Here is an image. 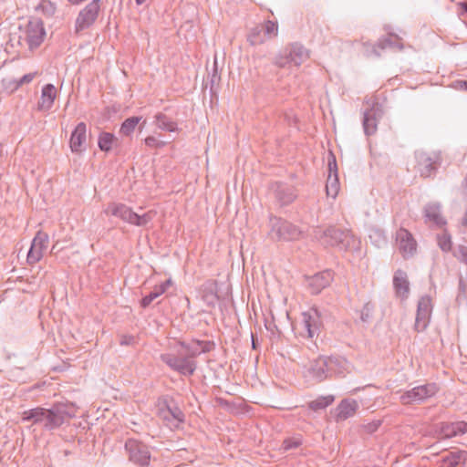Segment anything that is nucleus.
I'll return each instance as SVG.
<instances>
[{
    "label": "nucleus",
    "instance_id": "nucleus-31",
    "mask_svg": "<svg viewBox=\"0 0 467 467\" xmlns=\"http://www.w3.org/2000/svg\"><path fill=\"white\" fill-rule=\"evenodd\" d=\"M140 120V117L128 118L121 124L119 132L125 136L130 135L134 131V130H135L136 126L139 124Z\"/></svg>",
    "mask_w": 467,
    "mask_h": 467
},
{
    "label": "nucleus",
    "instance_id": "nucleus-32",
    "mask_svg": "<svg viewBox=\"0 0 467 467\" xmlns=\"http://www.w3.org/2000/svg\"><path fill=\"white\" fill-rule=\"evenodd\" d=\"M260 28L267 39L275 37L278 35V25L276 22L267 20L260 26Z\"/></svg>",
    "mask_w": 467,
    "mask_h": 467
},
{
    "label": "nucleus",
    "instance_id": "nucleus-37",
    "mask_svg": "<svg viewBox=\"0 0 467 467\" xmlns=\"http://www.w3.org/2000/svg\"><path fill=\"white\" fill-rule=\"evenodd\" d=\"M308 51L299 43H294L290 46L289 57H308Z\"/></svg>",
    "mask_w": 467,
    "mask_h": 467
},
{
    "label": "nucleus",
    "instance_id": "nucleus-33",
    "mask_svg": "<svg viewBox=\"0 0 467 467\" xmlns=\"http://www.w3.org/2000/svg\"><path fill=\"white\" fill-rule=\"evenodd\" d=\"M2 88L6 94H12L20 88L18 78H5L2 80Z\"/></svg>",
    "mask_w": 467,
    "mask_h": 467
},
{
    "label": "nucleus",
    "instance_id": "nucleus-18",
    "mask_svg": "<svg viewBox=\"0 0 467 467\" xmlns=\"http://www.w3.org/2000/svg\"><path fill=\"white\" fill-rule=\"evenodd\" d=\"M327 357H319L309 363L306 376L317 382H321L328 378Z\"/></svg>",
    "mask_w": 467,
    "mask_h": 467
},
{
    "label": "nucleus",
    "instance_id": "nucleus-22",
    "mask_svg": "<svg viewBox=\"0 0 467 467\" xmlns=\"http://www.w3.org/2000/svg\"><path fill=\"white\" fill-rule=\"evenodd\" d=\"M393 286L397 296L407 299L410 294V282L408 275L403 270H397L393 276Z\"/></svg>",
    "mask_w": 467,
    "mask_h": 467
},
{
    "label": "nucleus",
    "instance_id": "nucleus-3",
    "mask_svg": "<svg viewBox=\"0 0 467 467\" xmlns=\"http://www.w3.org/2000/svg\"><path fill=\"white\" fill-rule=\"evenodd\" d=\"M315 236L326 245L339 246L341 249H348L357 243L351 232L335 226H329L323 231L318 229Z\"/></svg>",
    "mask_w": 467,
    "mask_h": 467
},
{
    "label": "nucleus",
    "instance_id": "nucleus-26",
    "mask_svg": "<svg viewBox=\"0 0 467 467\" xmlns=\"http://www.w3.org/2000/svg\"><path fill=\"white\" fill-rule=\"evenodd\" d=\"M153 123L158 129L164 131L175 132L178 130L177 122L161 112H159L154 116Z\"/></svg>",
    "mask_w": 467,
    "mask_h": 467
},
{
    "label": "nucleus",
    "instance_id": "nucleus-48",
    "mask_svg": "<svg viewBox=\"0 0 467 467\" xmlns=\"http://www.w3.org/2000/svg\"><path fill=\"white\" fill-rule=\"evenodd\" d=\"M380 424H381L380 420H375V421H372V422H369V423L364 425V430L368 433H373L374 431H376L379 429Z\"/></svg>",
    "mask_w": 467,
    "mask_h": 467
},
{
    "label": "nucleus",
    "instance_id": "nucleus-43",
    "mask_svg": "<svg viewBox=\"0 0 467 467\" xmlns=\"http://www.w3.org/2000/svg\"><path fill=\"white\" fill-rule=\"evenodd\" d=\"M451 423H452V429L455 431V436L467 433V422L456 421V422H451Z\"/></svg>",
    "mask_w": 467,
    "mask_h": 467
},
{
    "label": "nucleus",
    "instance_id": "nucleus-1",
    "mask_svg": "<svg viewBox=\"0 0 467 467\" xmlns=\"http://www.w3.org/2000/svg\"><path fill=\"white\" fill-rule=\"evenodd\" d=\"M180 346L183 350L177 353H163L160 357L161 360L181 375L192 376L197 368L194 358L202 353L210 352L213 349V343L197 340L191 343L180 342Z\"/></svg>",
    "mask_w": 467,
    "mask_h": 467
},
{
    "label": "nucleus",
    "instance_id": "nucleus-46",
    "mask_svg": "<svg viewBox=\"0 0 467 467\" xmlns=\"http://www.w3.org/2000/svg\"><path fill=\"white\" fill-rule=\"evenodd\" d=\"M219 79H220V76L218 73V60H213L211 82L215 83Z\"/></svg>",
    "mask_w": 467,
    "mask_h": 467
},
{
    "label": "nucleus",
    "instance_id": "nucleus-14",
    "mask_svg": "<svg viewBox=\"0 0 467 467\" xmlns=\"http://www.w3.org/2000/svg\"><path fill=\"white\" fill-rule=\"evenodd\" d=\"M396 242L403 258L411 257L416 253L417 243L408 230L399 229L396 233Z\"/></svg>",
    "mask_w": 467,
    "mask_h": 467
},
{
    "label": "nucleus",
    "instance_id": "nucleus-41",
    "mask_svg": "<svg viewBox=\"0 0 467 467\" xmlns=\"http://www.w3.org/2000/svg\"><path fill=\"white\" fill-rule=\"evenodd\" d=\"M374 311V305L371 303H366L361 310L360 318L363 322H368L371 317L372 313Z\"/></svg>",
    "mask_w": 467,
    "mask_h": 467
},
{
    "label": "nucleus",
    "instance_id": "nucleus-29",
    "mask_svg": "<svg viewBox=\"0 0 467 467\" xmlns=\"http://www.w3.org/2000/svg\"><path fill=\"white\" fill-rule=\"evenodd\" d=\"M118 139L109 132H102L99 137V147L102 151H109Z\"/></svg>",
    "mask_w": 467,
    "mask_h": 467
},
{
    "label": "nucleus",
    "instance_id": "nucleus-34",
    "mask_svg": "<svg viewBox=\"0 0 467 467\" xmlns=\"http://www.w3.org/2000/svg\"><path fill=\"white\" fill-rule=\"evenodd\" d=\"M266 39L267 37L265 36L260 26L254 28L248 36V40L252 45L262 44Z\"/></svg>",
    "mask_w": 467,
    "mask_h": 467
},
{
    "label": "nucleus",
    "instance_id": "nucleus-20",
    "mask_svg": "<svg viewBox=\"0 0 467 467\" xmlns=\"http://www.w3.org/2000/svg\"><path fill=\"white\" fill-rule=\"evenodd\" d=\"M333 280V274L329 270L317 273L308 280V286L312 294H318L328 286Z\"/></svg>",
    "mask_w": 467,
    "mask_h": 467
},
{
    "label": "nucleus",
    "instance_id": "nucleus-16",
    "mask_svg": "<svg viewBox=\"0 0 467 467\" xmlns=\"http://www.w3.org/2000/svg\"><path fill=\"white\" fill-rule=\"evenodd\" d=\"M159 416L171 429L178 428L184 421V413L177 406L167 405L160 410Z\"/></svg>",
    "mask_w": 467,
    "mask_h": 467
},
{
    "label": "nucleus",
    "instance_id": "nucleus-49",
    "mask_svg": "<svg viewBox=\"0 0 467 467\" xmlns=\"http://www.w3.org/2000/svg\"><path fill=\"white\" fill-rule=\"evenodd\" d=\"M43 10H45L46 12H47L48 14L50 15H53L55 13V10H56V5L51 3L50 1H44L41 5Z\"/></svg>",
    "mask_w": 467,
    "mask_h": 467
},
{
    "label": "nucleus",
    "instance_id": "nucleus-39",
    "mask_svg": "<svg viewBox=\"0 0 467 467\" xmlns=\"http://www.w3.org/2000/svg\"><path fill=\"white\" fill-rule=\"evenodd\" d=\"M205 290H207L206 294L203 295L205 300H207L210 304H213L217 299L215 284L209 282L205 285Z\"/></svg>",
    "mask_w": 467,
    "mask_h": 467
},
{
    "label": "nucleus",
    "instance_id": "nucleus-51",
    "mask_svg": "<svg viewBox=\"0 0 467 467\" xmlns=\"http://www.w3.org/2000/svg\"><path fill=\"white\" fill-rule=\"evenodd\" d=\"M154 299L152 298V296L149 294L147 296H145L141 300H140V306L141 307L143 308H146L148 307L151 302L153 301Z\"/></svg>",
    "mask_w": 467,
    "mask_h": 467
},
{
    "label": "nucleus",
    "instance_id": "nucleus-47",
    "mask_svg": "<svg viewBox=\"0 0 467 467\" xmlns=\"http://www.w3.org/2000/svg\"><path fill=\"white\" fill-rule=\"evenodd\" d=\"M456 256L462 263L467 265V247L460 246L458 248Z\"/></svg>",
    "mask_w": 467,
    "mask_h": 467
},
{
    "label": "nucleus",
    "instance_id": "nucleus-13",
    "mask_svg": "<svg viewBox=\"0 0 467 467\" xmlns=\"http://www.w3.org/2000/svg\"><path fill=\"white\" fill-rule=\"evenodd\" d=\"M48 235L44 232H37L34 237L31 247L27 253V263L36 264L41 260L44 255V252L47 248Z\"/></svg>",
    "mask_w": 467,
    "mask_h": 467
},
{
    "label": "nucleus",
    "instance_id": "nucleus-52",
    "mask_svg": "<svg viewBox=\"0 0 467 467\" xmlns=\"http://www.w3.org/2000/svg\"><path fill=\"white\" fill-rule=\"evenodd\" d=\"M454 88L461 89V90H466L467 91V80H459L456 81L454 84Z\"/></svg>",
    "mask_w": 467,
    "mask_h": 467
},
{
    "label": "nucleus",
    "instance_id": "nucleus-9",
    "mask_svg": "<svg viewBox=\"0 0 467 467\" xmlns=\"http://www.w3.org/2000/svg\"><path fill=\"white\" fill-rule=\"evenodd\" d=\"M368 108L363 112V129L367 136H371L376 133L378 130V123L383 116L382 106L373 100L371 103L369 100L366 101Z\"/></svg>",
    "mask_w": 467,
    "mask_h": 467
},
{
    "label": "nucleus",
    "instance_id": "nucleus-24",
    "mask_svg": "<svg viewBox=\"0 0 467 467\" xmlns=\"http://www.w3.org/2000/svg\"><path fill=\"white\" fill-rule=\"evenodd\" d=\"M358 404L354 400H343L337 407V420H345L355 415Z\"/></svg>",
    "mask_w": 467,
    "mask_h": 467
},
{
    "label": "nucleus",
    "instance_id": "nucleus-57",
    "mask_svg": "<svg viewBox=\"0 0 467 467\" xmlns=\"http://www.w3.org/2000/svg\"><path fill=\"white\" fill-rule=\"evenodd\" d=\"M284 66H285V64H284V63H280V64H279V67H284Z\"/></svg>",
    "mask_w": 467,
    "mask_h": 467
},
{
    "label": "nucleus",
    "instance_id": "nucleus-55",
    "mask_svg": "<svg viewBox=\"0 0 467 467\" xmlns=\"http://www.w3.org/2000/svg\"><path fill=\"white\" fill-rule=\"evenodd\" d=\"M465 10L467 11V3L463 4Z\"/></svg>",
    "mask_w": 467,
    "mask_h": 467
},
{
    "label": "nucleus",
    "instance_id": "nucleus-23",
    "mask_svg": "<svg viewBox=\"0 0 467 467\" xmlns=\"http://www.w3.org/2000/svg\"><path fill=\"white\" fill-rule=\"evenodd\" d=\"M328 377L332 374L342 375L348 369V360L339 356L327 357Z\"/></svg>",
    "mask_w": 467,
    "mask_h": 467
},
{
    "label": "nucleus",
    "instance_id": "nucleus-25",
    "mask_svg": "<svg viewBox=\"0 0 467 467\" xmlns=\"http://www.w3.org/2000/svg\"><path fill=\"white\" fill-rule=\"evenodd\" d=\"M56 99V88L52 84H47L43 87L41 98L38 102V109L42 111L49 110Z\"/></svg>",
    "mask_w": 467,
    "mask_h": 467
},
{
    "label": "nucleus",
    "instance_id": "nucleus-8",
    "mask_svg": "<svg viewBox=\"0 0 467 467\" xmlns=\"http://www.w3.org/2000/svg\"><path fill=\"white\" fill-rule=\"evenodd\" d=\"M417 172L423 178L434 175L441 163V155L440 152H427L418 150L415 152Z\"/></svg>",
    "mask_w": 467,
    "mask_h": 467
},
{
    "label": "nucleus",
    "instance_id": "nucleus-54",
    "mask_svg": "<svg viewBox=\"0 0 467 467\" xmlns=\"http://www.w3.org/2000/svg\"><path fill=\"white\" fill-rule=\"evenodd\" d=\"M145 2H146V0H136L137 5H142Z\"/></svg>",
    "mask_w": 467,
    "mask_h": 467
},
{
    "label": "nucleus",
    "instance_id": "nucleus-38",
    "mask_svg": "<svg viewBox=\"0 0 467 467\" xmlns=\"http://www.w3.org/2000/svg\"><path fill=\"white\" fill-rule=\"evenodd\" d=\"M438 244L443 252H449L451 249V236L446 233L438 235Z\"/></svg>",
    "mask_w": 467,
    "mask_h": 467
},
{
    "label": "nucleus",
    "instance_id": "nucleus-42",
    "mask_svg": "<svg viewBox=\"0 0 467 467\" xmlns=\"http://www.w3.org/2000/svg\"><path fill=\"white\" fill-rule=\"evenodd\" d=\"M145 144L146 146L150 147V148H161L165 145V142L164 141H161V140H159L156 137L154 136H148L145 140Z\"/></svg>",
    "mask_w": 467,
    "mask_h": 467
},
{
    "label": "nucleus",
    "instance_id": "nucleus-44",
    "mask_svg": "<svg viewBox=\"0 0 467 467\" xmlns=\"http://www.w3.org/2000/svg\"><path fill=\"white\" fill-rule=\"evenodd\" d=\"M36 76H38V72L35 71V72H30L28 74H26L23 77L19 78L18 81H19L20 87L31 83Z\"/></svg>",
    "mask_w": 467,
    "mask_h": 467
},
{
    "label": "nucleus",
    "instance_id": "nucleus-5",
    "mask_svg": "<svg viewBox=\"0 0 467 467\" xmlns=\"http://www.w3.org/2000/svg\"><path fill=\"white\" fill-rule=\"evenodd\" d=\"M320 327V313L317 308L311 307L301 314L299 320L294 325V329L303 337L313 338L318 335Z\"/></svg>",
    "mask_w": 467,
    "mask_h": 467
},
{
    "label": "nucleus",
    "instance_id": "nucleus-12",
    "mask_svg": "<svg viewBox=\"0 0 467 467\" xmlns=\"http://www.w3.org/2000/svg\"><path fill=\"white\" fill-rule=\"evenodd\" d=\"M431 312L432 303L431 296H421L418 302L414 325V328L417 332H422L427 328L431 320Z\"/></svg>",
    "mask_w": 467,
    "mask_h": 467
},
{
    "label": "nucleus",
    "instance_id": "nucleus-11",
    "mask_svg": "<svg viewBox=\"0 0 467 467\" xmlns=\"http://www.w3.org/2000/svg\"><path fill=\"white\" fill-rule=\"evenodd\" d=\"M100 11V1L93 0L88 4L78 14L75 22V32H80L90 27L97 20Z\"/></svg>",
    "mask_w": 467,
    "mask_h": 467
},
{
    "label": "nucleus",
    "instance_id": "nucleus-19",
    "mask_svg": "<svg viewBox=\"0 0 467 467\" xmlns=\"http://www.w3.org/2000/svg\"><path fill=\"white\" fill-rule=\"evenodd\" d=\"M87 140V126L84 122H79L73 130L69 147L74 153H79L85 150Z\"/></svg>",
    "mask_w": 467,
    "mask_h": 467
},
{
    "label": "nucleus",
    "instance_id": "nucleus-50",
    "mask_svg": "<svg viewBox=\"0 0 467 467\" xmlns=\"http://www.w3.org/2000/svg\"><path fill=\"white\" fill-rule=\"evenodd\" d=\"M134 341V337L132 336L123 335L120 337L119 344L122 346H129L132 344Z\"/></svg>",
    "mask_w": 467,
    "mask_h": 467
},
{
    "label": "nucleus",
    "instance_id": "nucleus-27",
    "mask_svg": "<svg viewBox=\"0 0 467 467\" xmlns=\"http://www.w3.org/2000/svg\"><path fill=\"white\" fill-rule=\"evenodd\" d=\"M467 459V451H451L447 455H445L441 462L440 467H455L461 462H465Z\"/></svg>",
    "mask_w": 467,
    "mask_h": 467
},
{
    "label": "nucleus",
    "instance_id": "nucleus-4",
    "mask_svg": "<svg viewBox=\"0 0 467 467\" xmlns=\"http://www.w3.org/2000/svg\"><path fill=\"white\" fill-rule=\"evenodd\" d=\"M20 38L24 39L29 48L39 47L46 37L44 22L38 17H30L19 26Z\"/></svg>",
    "mask_w": 467,
    "mask_h": 467
},
{
    "label": "nucleus",
    "instance_id": "nucleus-40",
    "mask_svg": "<svg viewBox=\"0 0 467 467\" xmlns=\"http://www.w3.org/2000/svg\"><path fill=\"white\" fill-rule=\"evenodd\" d=\"M440 435L443 439L455 437V431L452 429V423H441L440 428Z\"/></svg>",
    "mask_w": 467,
    "mask_h": 467
},
{
    "label": "nucleus",
    "instance_id": "nucleus-15",
    "mask_svg": "<svg viewBox=\"0 0 467 467\" xmlns=\"http://www.w3.org/2000/svg\"><path fill=\"white\" fill-rule=\"evenodd\" d=\"M271 192L280 205H288L296 198L294 187L282 182H274Z\"/></svg>",
    "mask_w": 467,
    "mask_h": 467
},
{
    "label": "nucleus",
    "instance_id": "nucleus-30",
    "mask_svg": "<svg viewBox=\"0 0 467 467\" xmlns=\"http://www.w3.org/2000/svg\"><path fill=\"white\" fill-rule=\"evenodd\" d=\"M334 401L333 396H322L315 400L309 402L308 407L310 410L317 411L326 409Z\"/></svg>",
    "mask_w": 467,
    "mask_h": 467
},
{
    "label": "nucleus",
    "instance_id": "nucleus-2",
    "mask_svg": "<svg viewBox=\"0 0 467 467\" xmlns=\"http://www.w3.org/2000/svg\"><path fill=\"white\" fill-rule=\"evenodd\" d=\"M77 408L72 403H57L50 409L37 407L22 413L23 421H31L32 424H41L47 430H54L61 426L66 420L75 417Z\"/></svg>",
    "mask_w": 467,
    "mask_h": 467
},
{
    "label": "nucleus",
    "instance_id": "nucleus-28",
    "mask_svg": "<svg viewBox=\"0 0 467 467\" xmlns=\"http://www.w3.org/2000/svg\"><path fill=\"white\" fill-rule=\"evenodd\" d=\"M340 189L337 173L328 174L326 183V192L328 197L335 199Z\"/></svg>",
    "mask_w": 467,
    "mask_h": 467
},
{
    "label": "nucleus",
    "instance_id": "nucleus-21",
    "mask_svg": "<svg viewBox=\"0 0 467 467\" xmlns=\"http://www.w3.org/2000/svg\"><path fill=\"white\" fill-rule=\"evenodd\" d=\"M424 217L427 223L437 227H443L447 222L441 212V205L437 202L428 203L424 208Z\"/></svg>",
    "mask_w": 467,
    "mask_h": 467
},
{
    "label": "nucleus",
    "instance_id": "nucleus-45",
    "mask_svg": "<svg viewBox=\"0 0 467 467\" xmlns=\"http://www.w3.org/2000/svg\"><path fill=\"white\" fill-rule=\"evenodd\" d=\"M328 174L337 173V166L336 157L332 152H329L328 157Z\"/></svg>",
    "mask_w": 467,
    "mask_h": 467
},
{
    "label": "nucleus",
    "instance_id": "nucleus-7",
    "mask_svg": "<svg viewBox=\"0 0 467 467\" xmlns=\"http://www.w3.org/2000/svg\"><path fill=\"white\" fill-rule=\"evenodd\" d=\"M438 391L439 387L436 383H426L402 392L399 400L403 405L420 404L435 396Z\"/></svg>",
    "mask_w": 467,
    "mask_h": 467
},
{
    "label": "nucleus",
    "instance_id": "nucleus-10",
    "mask_svg": "<svg viewBox=\"0 0 467 467\" xmlns=\"http://www.w3.org/2000/svg\"><path fill=\"white\" fill-rule=\"evenodd\" d=\"M125 450L129 455V460L136 465L146 467L150 461V452L149 448L142 442L129 439L125 442Z\"/></svg>",
    "mask_w": 467,
    "mask_h": 467
},
{
    "label": "nucleus",
    "instance_id": "nucleus-17",
    "mask_svg": "<svg viewBox=\"0 0 467 467\" xmlns=\"http://www.w3.org/2000/svg\"><path fill=\"white\" fill-rule=\"evenodd\" d=\"M105 213L111 214L112 216L121 219L123 222L133 224L136 218V213L124 203L110 202L105 209Z\"/></svg>",
    "mask_w": 467,
    "mask_h": 467
},
{
    "label": "nucleus",
    "instance_id": "nucleus-35",
    "mask_svg": "<svg viewBox=\"0 0 467 467\" xmlns=\"http://www.w3.org/2000/svg\"><path fill=\"white\" fill-rule=\"evenodd\" d=\"M155 215L156 212L154 211H149L141 215L136 213L137 219H134L132 225L146 226L149 223H150L153 220Z\"/></svg>",
    "mask_w": 467,
    "mask_h": 467
},
{
    "label": "nucleus",
    "instance_id": "nucleus-6",
    "mask_svg": "<svg viewBox=\"0 0 467 467\" xmlns=\"http://www.w3.org/2000/svg\"><path fill=\"white\" fill-rule=\"evenodd\" d=\"M269 235L275 241H293L301 236V230L293 223L278 217L270 218Z\"/></svg>",
    "mask_w": 467,
    "mask_h": 467
},
{
    "label": "nucleus",
    "instance_id": "nucleus-36",
    "mask_svg": "<svg viewBox=\"0 0 467 467\" xmlns=\"http://www.w3.org/2000/svg\"><path fill=\"white\" fill-rule=\"evenodd\" d=\"M172 285V282L171 279H167L165 282L161 283L159 285H155L153 290L150 293V295L152 296V298L155 300L161 295H163L168 288Z\"/></svg>",
    "mask_w": 467,
    "mask_h": 467
},
{
    "label": "nucleus",
    "instance_id": "nucleus-56",
    "mask_svg": "<svg viewBox=\"0 0 467 467\" xmlns=\"http://www.w3.org/2000/svg\"><path fill=\"white\" fill-rule=\"evenodd\" d=\"M206 68H207V70H210V66H209V64H207V65H206Z\"/></svg>",
    "mask_w": 467,
    "mask_h": 467
},
{
    "label": "nucleus",
    "instance_id": "nucleus-53",
    "mask_svg": "<svg viewBox=\"0 0 467 467\" xmlns=\"http://www.w3.org/2000/svg\"><path fill=\"white\" fill-rule=\"evenodd\" d=\"M462 223L463 226L467 227V209H466V212L462 217Z\"/></svg>",
    "mask_w": 467,
    "mask_h": 467
}]
</instances>
